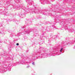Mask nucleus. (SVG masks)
Returning <instances> with one entry per match:
<instances>
[{"instance_id":"obj_1","label":"nucleus","mask_w":75,"mask_h":75,"mask_svg":"<svg viewBox=\"0 0 75 75\" xmlns=\"http://www.w3.org/2000/svg\"><path fill=\"white\" fill-rule=\"evenodd\" d=\"M62 50H63V49H62V48L61 49V50H60V52H61V51H62Z\"/></svg>"},{"instance_id":"obj_2","label":"nucleus","mask_w":75,"mask_h":75,"mask_svg":"<svg viewBox=\"0 0 75 75\" xmlns=\"http://www.w3.org/2000/svg\"><path fill=\"white\" fill-rule=\"evenodd\" d=\"M16 45H19V44H18V43H17L16 44Z\"/></svg>"}]
</instances>
